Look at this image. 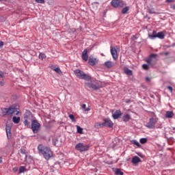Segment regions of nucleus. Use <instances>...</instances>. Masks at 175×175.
<instances>
[{
  "label": "nucleus",
  "mask_w": 175,
  "mask_h": 175,
  "mask_svg": "<svg viewBox=\"0 0 175 175\" xmlns=\"http://www.w3.org/2000/svg\"><path fill=\"white\" fill-rule=\"evenodd\" d=\"M38 150L40 154H42L46 161H49L50 158L53 157V151L49 147L44 146L42 144L38 145Z\"/></svg>",
  "instance_id": "obj_1"
},
{
  "label": "nucleus",
  "mask_w": 175,
  "mask_h": 175,
  "mask_svg": "<svg viewBox=\"0 0 175 175\" xmlns=\"http://www.w3.org/2000/svg\"><path fill=\"white\" fill-rule=\"evenodd\" d=\"M2 111L3 116H18L20 114V109L12 107H10L9 108H3Z\"/></svg>",
  "instance_id": "obj_2"
},
{
  "label": "nucleus",
  "mask_w": 175,
  "mask_h": 175,
  "mask_svg": "<svg viewBox=\"0 0 175 175\" xmlns=\"http://www.w3.org/2000/svg\"><path fill=\"white\" fill-rule=\"evenodd\" d=\"M23 124H25V126L27 128L31 127V123L33 121V116L32 115V112L26 110L24 117H23Z\"/></svg>",
  "instance_id": "obj_3"
},
{
  "label": "nucleus",
  "mask_w": 175,
  "mask_h": 175,
  "mask_svg": "<svg viewBox=\"0 0 175 175\" xmlns=\"http://www.w3.org/2000/svg\"><path fill=\"white\" fill-rule=\"evenodd\" d=\"M74 73L78 79H81L82 80H88V81L91 80V77H90L88 74H85L83 70L80 69L75 70Z\"/></svg>",
  "instance_id": "obj_4"
},
{
  "label": "nucleus",
  "mask_w": 175,
  "mask_h": 175,
  "mask_svg": "<svg viewBox=\"0 0 175 175\" xmlns=\"http://www.w3.org/2000/svg\"><path fill=\"white\" fill-rule=\"evenodd\" d=\"M103 123H96L95 124V128H103V126H107V128H113V126L114 124H113V122H111V120L109 118H105L103 119Z\"/></svg>",
  "instance_id": "obj_5"
},
{
  "label": "nucleus",
  "mask_w": 175,
  "mask_h": 175,
  "mask_svg": "<svg viewBox=\"0 0 175 175\" xmlns=\"http://www.w3.org/2000/svg\"><path fill=\"white\" fill-rule=\"evenodd\" d=\"M31 129L33 133H38L40 129V123L37 120H33L31 122Z\"/></svg>",
  "instance_id": "obj_6"
},
{
  "label": "nucleus",
  "mask_w": 175,
  "mask_h": 175,
  "mask_svg": "<svg viewBox=\"0 0 175 175\" xmlns=\"http://www.w3.org/2000/svg\"><path fill=\"white\" fill-rule=\"evenodd\" d=\"M90 146L84 143H79L75 146V150L79 151L80 152H84V151H88Z\"/></svg>",
  "instance_id": "obj_7"
},
{
  "label": "nucleus",
  "mask_w": 175,
  "mask_h": 175,
  "mask_svg": "<svg viewBox=\"0 0 175 175\" xmlns=\"http://www.w3.org/2000/svg\"><path fill=\"white\" fill-rule=\"evenodd\" d=\"M158 122V119L154 118H150L149 119V122H148L146 124L145 126L148 128V129H155V125Z\"/></svg>",
  "instance_id": "obj_8"
},
{
  "label": "nucleus",
  "mask_w": 175,
  "mask_h": 175,
  "mask_svg": "<svg viewBox=\"0 0 175 175\" xmlns=\"http://www.w3.org/2000/svg\"><path fill=\"white\" fill-rule=\"evenodd\" d=\"M111 4L113 8H124V1L121 0H112Z\"/></svg>",
  "instance_id": "obj_9"
},
{
  "label": "nucleus",
  "mask_w": 175,
  "mask_h": 175,
  "mask_svg": "<svg viewBox=\"0 0 175 175\" xmlns=\"http://www.w3.org/2000/svg\"><path fill=\"white\" fill-rule=\"evenodd\" d=\"M85 84L86 87H88V88H92V90H99V88H100V85L94 84L91 81L86 82V83H85Z\"/></svg>",
  "instance_id": "obj_10"
},
{
  "label": "nucleus",
  "mask_w": 175,
  "mask_h": 175,
  "mask_svg": "<svg viewBox=\"0 0 175 175\" xmlns=\"http://www.w3.org/2000/svg\"><path fill=\"white\" fill-rule=\"evenodd\" d=\"M111 54L114 61L118 59V53H117V49H116L114 47L111 46Z\"/></svg>",
  "instance_id": "obj_11"
},
{
  "label": "nucleus",
  "mask_w": 175,
  "mask_h": 175,
  "mask_svg": "<svg viewBox=\"0 0 175 175\" xmlns=\"http://www.w3.org/2000/svg\"><path fill=\"white\" fill-rule=\"evenodd\" d=\"M121 116H122V113L121 112L120 110H116L115 112L112 113V117L113 120H118V118H120Z\"/></svg>",
  "instance_id": "obj_12"
},
{
  "label": "nucleus",
  "mask_w": 175,
  "mask_h": 175,
  "mask_svg": "<svg viewBox=\"0 0 175 175\" xmlns=\"http://www.w3.org/2000/svg\"><path fill=\"white\" fill-rule=\"evenodd\" d=\"M11 131H12V126L6 125L5 131H6L8 139H10V137H12Z\"/></svg>",
  "instance_id": "obj_13"
},
{
  "label": "nucleus",
  "mask_w": 175,
  "mask_h": 175,
  "mask_svg": "<svg viewBox=\"0 0 175 175\" xmlns=\"http://www.w3.org/2000/svg\"><path fill=\"white\" fill-rule=\"evenodd\" d=\"M82 59H83V61H88V49H85L83 52H82Z\"/></svg>",
  "instance_id": "obj_14"
},
{
  "label": "nucleus",
  "mask_w": 175,
  "mask_h": 175,
  "mask_svg": "<svg viewBox=\"0 0 175 175\" xmlns=\"http://www.w3.org/2000/svg\"><path fill=\"white\" fill-rule=\"evenodd\" d=\"M139 162H142V159H140L139 158V157H137V156H134V157L132 158L131 163H133V165H137V163H139Z\"/></svg>",
  "instance_id": "obj_15"
},
{
  "label": "nucleus",
  "mask_w": 175,
  "mask_h": 175,
  "mask_svg": "<svg viewBox=\"0 0 175 175\" xmlns=\"http://www.w3.org/2000/svg\"><path fill=\"white\" fill-rule=\"evenodd\" d=\"M174 116V113H173L172 111H167L165 114V118H173Z\"/></svg>",
  "instance_id": "obj_16"
},
{
  "label": "nucleus",
  "mask_w": 175,
  "mask_h": 175,
  "mask_svg": "<svg viewBox=\"0 0 175 175\" xmlns=\"http://www.w3.org/2000/svg\"><path fill=\"white\" fill-rule=\"evenodd\" d=\"M129 120H131V115H129V113H126L122 116V121L124 122H128Z\"/></svg>",
  "instance_id": "obj_17"
},
{
  "label": "nucleus",
  "mask_w": 175,
  "mask_h": 175,
  "mask_svg": "<svg viewBox=\"0 0 175 175\" xmlns=\"http://www.w3.org/2000/svg\"><path fill=\"white\" fill-rule=\"evenodd\" d=\"M157 34H158V33H157V31H153L152 34H148V38H149V39L154 40V39H156Z\"/></svg>",
  "instance_id": "obj_18"
},
{
  "label": "nucleus",
  "mask_w": 175,
  "mask_h": 175,
  "mask_svg": "<svg viewBox=\"0 0 175 175\" xmlns=\"http://www.w3.org/2000/svg\"><path fill=\"white\" fill-rule=\"evenodd\" d=\"M124 72L126 75H127L128 76H132L133 75V72L132 71V70H130L128 68H125L124 69Z\"/></svg>",
  "instance_id": "obj_19"
},
{
  "label": "nucleus",
  "mask_w": 175,
  "mask_h": 175,
  "mask_svg": "<svg viewBox=\"0 0 175 175\" xmlns=\"http://www.w3.org/2000/svg\"><path fill=\"white\" fill-rule=\"evenodd\" d=\"M88 62L90 65H91L92 66H94V65H96V63L98 62L96 61V58H90Z\"/></svg>",
  "instance_id": "obj_20"
},
{
  "label": "nucleus",
  "mask_w": 175,
  "mask_h": 175,
  "mask_svg": "<svg viewBox=\"0 0 175 175\" xmlns=\"http://www.w3.org/2000/svg\"><path fill=\"white\" fill-rule=\"evenodd\" d=\"M157 38H158L159 39H165V32L163 31L158 32L157 34Z\"/></svg>",
  "instance_id": "obj_21"
},
{
  "label": "nucleus",
  "mask_w": 175,
  "mask_h": 175,
  "mask_svg": "<svg viewBox=\"0 0 175 175\" xmlns=\"http://www.w3.org/2000/svg\"><path fill=\"white\" fill-rule=\"evenodd\" d=\"M105 65L107 68H113L114 63L113 62L107 61L105 62Z\"/></svg>",
  "instance_id": "obj_22"
},
{
  "label": "nucleus",
  "mask_w": 175,
  "mask_h": 175,
  "mask_svg": "<svg viewBox=\"0 0 175 175\" xmlns=\"http://www.w3.org/2000/svg\"><path fill=\"white\" fill-rule=\"evenodd\" d=\"M147 12L150 14H155V10L152 8L147 7Z\"/></svg>",
  "instance_id": "obj_23"
},
{
  "label": "nucleus",
  "mask_w": 175,
  "mask_h": 175,
  "mask_svg": "<svg viewBox=\"0 0 175 175\" xmlns=\"http://www.w3.org/2000/svg\"><path fill=\"white\" fill-rule=\"evenodd\" d=\"M114 173L116 175H124V172L119 168L116 169Z\"/></svg>",
  "instance_id": "obj_24"
},
{
  "label": "nucleus",
  "mask_w": 175,
  "mask_h": 175,
  "mask_svg": "<svg viewBox=\"0 0 175 175\" xmlns=\"http://www.w3.org/2000/svg\"><path fill=\"white\" fill-rule=\"evenodd\" d=\"M129 12V6H126L122 10V14H126Z\"/></svg>",
  "instance_id": "obj_25"
},
{
  "label": "nucleus",
  "mask_w": 175,
  "mask_h": 175,
  "mask_svg": "<svg viewBox=\"0 0 175 175\" xmlns=\"http://www.w3.org/2000/svg\"><path fill=\"white\" fill-rule=\"evenodd\" d=\"M12 121L14 124H18V122H20V117L14 116L12 118Z\"/></svg>",
  "instance_id": "obj_26"
},
{
  "label": "nucleus",
  "mask_w": 175,
  "mask_h": 175,
  "mask_svg": "<svg viewBox=\"0 0 175 175\" xmlns=\"http://www.w3.org/2000/svg\"><path fill=\"white\" fill-rule=\"evenodd\" d=\"M131 142L132 144H134V146H136L137 147H141L140 144L139 143V142H137V140L133 139Z\"/></svg>",
  "instance_id": "obj_27"
},
{
  "label": "nucleus",
  "mask_w": 175,
  "mask_h": 175,
  "mask_svg": "<svg viewBox=\"0 0 175 175\" xmlns=\"http://www.w3.org/2000/svg\"><path fill=\"white\" fill-rule=\"evenodd\" d=\"M156 57H157V54H151L150 58L146 59L147 64H150V62H151L152 58H156Z\"/></svg>",
  "instance_id": "obj_28"
},
{
  "label": "nucleus",
  "mask_w": 175,
  "mask_h": 175,
  "mask_svg": "<svg viewBox=\"0 0 175 175\" xmlns=\"http://www.w3.org/2000/svg\"><path fill=\"white\" fill-rule=\"evenodd\" d=\"M38 58L41 59V61H44V59H46V55L44 53H40Z\"/></svg>",
  "instance_id": "obj_29"
},
{
  "label": "nucleus",
  "mask_w": 175,
  "mask_h": 175,
  "mask_svg": "<svg viewBox=\"0 0 175 175\" xmlns=\"http://www.w3.org/2000/svg\"><path fill=\"white\" fill-rule=\"evenodd\" d=\"M53 70L56 72V73H58V75H61V73H62V71H61V69L59 68V67H57L56 68H54Z\"/></svg>",
  "instance_id": "obj_30"
},
{
  "label": "nucleus",
  "mask_w": 175,
  "mask_h": 175,
  "mask_svg": "<svg viewBox=\"0 0 175 175\" xmlns=\"http://www.w3.org/2000/svg\"><path fill=\"white\" fill-rule=\"evenodd\" d=\"M139 142L141 144H146L147 143V138H141Z\"/></svg>",
  "instance_id": "obj_31"
},
{
  "label": "nucleus",
  "mask_w": 175,
  "mask_h": 175,
  "mask_svg": "<svg viewBox=\"0 0 175 175\" xmlns=\"http://www.w3.org/2000/svg\"><path fill=\"white\" fill-rule=\"evenodd\" d=\"M52 143H53V146H57V144H58V139L53 138L52 139Z\"/></svg>",
  "instance_id": "obj_32"
},
{
  "label": "nucleus",
  "mask_w": 175,
  "mask_h": 175,
  "mask_svg": "<svg viewBox=\"0 0 175 175\" xmlns=\"http://www.w3.org/2000/svg\"><path fill=\"white\" fill-rule=\"evenodd\" d=\"M77 133H83V129L80 126H77Z\"/></svg>",
  "instance_id": "obj_33"
},
{
  "label": "nucleus",
  "mask_w": 175,
  "mask_h": 175,
  "mask_svg": "<svg viewBox=\"0 0 175 175\" xmlns=\"http://www.w3.org/2000/svg\"><path fill=\"white\" fill-rule=\"evenodd\" d=\"M24 172H25V167L24 166H21L19 168V173H24Z\"/></svg>",
  "instance_id": "obj_34"
},
{
  "label": "nucleus",
  "mask_w": 175,
  "mask_h": 175,
  "mask_svg": "<svg viewBox=\"0 0 175 175\" xmlns=\"http://www.w3.org/2000/svg\"><path fill=\"white\" fill-rule=\"evenodd\" d=\"M69 118H70L72 120V121L74 122V121H76V120L75 119V116H73V114H70L68 116Z\"/></svg>",
  "instance_id": "obj_35"
},
{
  "label": "nucleus",
  "mask_w": 175,
  "mask_h": 175,
  "mask_svg": "<svg viewBox=\"0 0 175 175\" xmlns=\"http://www.w3.org/2000/svg\"><path fill=\"white\" fill-rule=\"evenodd\" d=\"M142 68H143V69H144L145 70H148V65H147V64H143V65H142Z\"/></svg>",
  "instance_id": "obj_36"
},
{
  "label": "nucleus",
  "mask_w": 175,
  "mask_h": 175,
  "mask_svg": "<svg viewBox=\"0 0 175 175\" xmlns=\"http://www.w3.org/2000/svg\"><path fill=\"white\" fill-rule=\"evenodd\" d=\"M5 77V73L2 71H0V79H3Z\"/></svg>",
  "instance_id": "obj_37"
},
{
  "label": "nucleus",
  "mask_w": 175,
  "mask_h": 175,
  "mask_svg": "<svg viewBox=\"0 0 175 175\" xmlns=\"http://www.w3.org/2000/svg\"><path fill=\"white\" fill-rule=\"evenodd\" d=\"M37 3H44V0H35Z\"/></svg>",
  "instance_id": "obj_38"
},
{
  "label": "nucleus",
  "mask_w": 175,
  "mask_h": 175,
  "mask_svg": "<svg viewBox=\"0 0 175 175\" xmlns=\"http://www.w3.org/2000/svg\"><path fill=\"white\" fill-rule=\"evenodd\" d=\"M166 3H172L175 2V0H165Z\"/></svg>",
  "instance_id": "obj_39"
},
{
  "label": "nucleus",
  "mask_w": 175,
  "mask_h": 175,
  "mask_svg": "<svg viewBox=\"0 0 175 175\" xmlns=\"http://www.w3.org/2000/svg\"><path fill=\"white\" fill-rule=\"evenodd\" d=\"M57 68H58V66H55V65H52L51 66V69L52 70H54V69H56Z\"/></svg>",
  "instance_id": "obj_40"
},
{
  "label": "nucleus",
  "mask_w": 175,
  "mask_h": 175,
  "mask_svg": "<svg viewBox=\"0 0 175 175\" xmlns=\"http://www.w3.org/2000/svg\"><path fill=\"white\" fill-rule=\"evenodd\" d=\"M167 88L170 91V92H173V88H172V86H167Z\"/></svg>",
  "instance_id": "obj_41"
},
{
  "label": "nucleus",
  "mask_w": 175,
  "mask_h": 175,
  "mask_svg": "<svg viewBox=\"0 0 175 175\" xmlns=\"http://www.w3.org/2000/svg\"><path fill=\"white\" fill-rule=\"evenodd\" d=\"M170 8L175 11V4H172Z\"/></svg>",
  "instance_id": "obj_42"
},
{
  "label": "nucleus",
  "mask_w": 175,
  "mask_h": 175,
  "mask_svg": "<svg viewBox=\"0 0 175 175\" xmlns=\"http://www.w3.org/2000/svg\"><path fill=\"white\" fill-rule=\"evenodd\" d=\"M5 85V82L3 81H0V86L3 87Z\"/></svg>",
  "instance_id": "obj_43"
},
{
  "label": "nucleus",
  "mask_w": 175,
  "mask_h": 175,
  "mask_svg": "<svg viewBox=\"0 0 175 175\" xmlns=\"http://www.w3.org/2000/svg\"><path fill=\"white\" fill-rule=\"evenodd\" d=\"M137 156L138 157H140L141 158H144V155H143V154H142V153H140V152H138V153H137Z\"/></svg>",
  "instance_id": "obj_44"
},
{
  "label": "nucleus",
  "mask_w": 175,
  "mask_h": 175,
  "mask_svg": "<svg viewBox=\"0 0 175 175\" xmlns=\"http://www.w3.org/2000/svg\"><path fill=\"white\" fill-rule=\"evenodd\" d=\"M13 172H14L16 173V172H17L18 170V168H17V167H15L12 169Z\"/></svg>",
  "instance_id": "obj_45"
},
{
  "label": "nucleus",
  "mask_w": 175,
  "mask_h": 175,
  "mask_svg": "<svg viewBox=\"0 0 175 175\" xmlns=\"http://www.w3.org/2000/svg\"><path fill=\"white\" fill-rule=\"evenodd\" d=\"M21 154H25V150H21Z\"/></svg>",
  "instance_id": "obj_46"
},
{
  "label": "nucleus",
  "mask_w": 175,
  "mask_h": 175,
  "mask_svg": "<svg viewBox=\"0 0 175 175\" xmlns=\"http://www.w3.org/2000/svg\"><path fill=\"white\" fill-rule=\"evenodd\" d=\"M0 47H3V42L0 41Z\"/></svg>",
  "instance_id": "obj_47"
},
{
  "label": "nucleus",
  "mask_w": 175,
  "mask_h": 175,
  "mask_svg": "<svg viewBox=\"0 0 175 175\" xmlns=\"http://www.w3.org/2000/svg\"><path fill=\"white\" fill-rule=\"evenodd\" d=\"M90 110H91L90 107H88V108L85 109V111H90Z\"/></svg>",
  "instance_id": "obj_48"
},
{
  "label": "nucleus",
  "mask_w": 175,
  "mask_h": 175,
  "mask_svg": "<svg viewBox=\"0 0 175 175\" xmlns=\"http://www.w3.org/2000/svg\"><path fill=\"white\" fill-rule=\"evenodd\" d=\"M86 106H87V105H85V104H83V105H82V109H85Z\"/></svg>",
  "instance_id": "obj_49"
},
{
  "label": "nucleus",
  "mask_w": 175,
  "mask_h": 175,
  "mask_svg": "<svg viewBox=\"0 0 175 175\" xmlns=\"http://www.w3.org/2000/svg\"><path fill=\"white\" fill-rule=\"evenodd\" d=\"M3 161H2V157H0V163H2Z\"/></svg>",
  "instance_id": "obj_50"
},
{
  "label": "nucleus",
  "mask_w": 175,
  "mask_h": 175,
  "mask_svg": "<svg viewBox=\"0 0 175 175\" xmlns=\"http://www.w3.org/2000/svg\"><path fill=\"white\" fill-rule=\"evenodd\" d=\"M167 54H169V53H167V52H166V53H165V55H167Z\"/></svg>",
  "instance_id": "obj_51"
},
{
  "label": "nucleus",
  "mask_w": 175,
  "mask_h": 175,
  "mask_svg": "<svg viewBox=\"0 0 175 175\" xmlns=\"http://www.w3.org/2000/svg\"><path fill=\"white\" fill-rule=\"evenodd\" d=\"M96 3H94L93 5H96Z\"/></svg>",
  "instance_id": "obj_52"
},
{
  "label": "nucleus",
  "mask_w": 175,
  "mask_h": 175,
  "mask_svg": "<svg viewBox=\"0 0 175 175\" xmlns=\"http://www.w3.org/2000/svg\"><path fill=\"white\" fill-rule=\"evenodd\" d=\"M146 80H150V79L149 78H146Z\"/></svg>",
  "instance_id": "obj_53"
},
{
  "label": "nucleus",
  "mask_w": 175,
  "mask_h": 175,
  "mask_svg": "<svg viewBox=\"0 0 175 175\" xmlns=\"http://www.w3.org/2000/svg\"><path fill=\"white\" fill-rule=\"evenodd\" d=\"M172 46H175V44H173V45Z\"/></svg>",
  "instance_id": "obj_54"
},
{
  "label": "nucleus",
  "mask_w": 175,
  "mask_h": 175,
  "mask_svg": "<svg viewBox=\"0 0 175 175\" xmlns=\"http://www.w3.org/2000/svg\"><path fill=\"white\" fill-rule=\"evenodd\" d=\"M0 1H2V0H0Z\"/></svg>",
  "instance_id": "obj_55"
}]
</instances>
